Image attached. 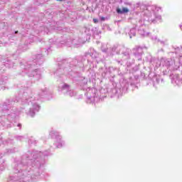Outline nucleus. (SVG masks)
Returning <instances> with one entry per match:
<instances>
[{"instance_id": "1", "label": "nucleus", "mask_w": 182, "mask_h": 182, "mask_svg": "<svg viewBox=\"0 0 182 182\" xmlns=\"http://www.w3.org/2000/svg\"><path fill=\"white\" fill-rule=\"evenodd\" d=\"M129 9L126 8V7H123L122 9H117V14H127V12H129Z\"/></svg>"}, {"instance_id": "2", "label": "nucleus", "mask_w": 182, "mask_h": 182, "mask_svg": "<svg viewBox=\"0 0 182 182\" xmlns=\"http://www.w3.org/2000/svg\"><path fill=\"white\" fill-rule=\"evenodd\" d=\"M93 21H94L95 23H97V22H98L97 19H96V18H94Z\"/></svg>"}, {"instance_id": "3", "label": "nucleus", "mask_w": 182, "mask_h": 182, "mask_svg": "<svg viewBox=\"0 0 182 182\" xmlns=\"http://www.w3.org/2000/svg\"><path fill=\"white\" fill-rule=\"evenodd\" d=\"M102 21H105V18L104 17H102Z\"/></svg>"}, {"instance_id": "4", "label": "nucleus", "mask_w": 182, "mask_h": 182, "mask_svg": "<svg viewBox=\"0 0 182 182\" xmlns=\"http://www.w3.org/2000/svg\"><path fill=\"white\" fill-rule=\"evenodd\" d=\"M15 33H18V31H16Z\"/></svg>"}]
</instances>
